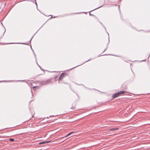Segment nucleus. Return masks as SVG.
Wrapping results in <instances>:
<instances>
[{"mask_svg": "<svg viewBox=\"0 0 150 150\" xmlns=\"http://www.w3.org/2000/svg\"><path fill=\"white\" fill-rule=\"evenodd\" d=\"M125 93L124 91H120L117 93H115L112 95V97L113 98H115L118 97L119 95L121 94H123Z\"/></svg>", "mask_w": 150, "mask_h": 150, "instance_id": "nucleus-1", "label": "nucleus"}, {"mask_svg": "<svg viewBox=\"0 0 150 150\" xmlns=\"http://www.w3.org/2000/svg\"><path fill=\"white\" fill-rule=\"evenodd\" d=\"M39 84H40L41 85H46L49 83H51V81L50 80H48L46 81H38L37 82Z\"/></svg>", "mask_w": 150, "mask_h": 150, "instance_id": "nucleus-2", "label": "nucleus"}, {"mask_svg": "<svg viewBox=\"0 0 150 150\" xmlns=\"http://www.w3.org/2000/svg\"><path fill=\"white\" fill-rule=\"evenodd\" d=\"M67 75V74L66 73H62L59 76V80L60 81L62 80L66 75Z\"/></svg>", "mask_w": 150, "mask_h": 150, "instance_id": "nucleus-3", "label": "nucleus"}, {"mask_svg": "<svg viewBox=\"0 0 150 150\" xmlns=\"http://www.w3.org/2000/svg\"><path fill=\"white\" fill-rule=\"evenodd\" d=\"M118 129L117 128H111L110 129V130L112 131H115L116 130Z\"/></svg>", "mask_w": 150, "mask_h": 150, "instance_id": "nucleus-4", "label": "nucleus"}, {"mask_svg": "<svg viewBox=\"0 0 150 150\" xmlns=\"http://www.w3.org/2000/svg\"><path fill=\"white\" fill-rule=\"evenodd\" d=\"M50 142L49 141H44V142H41L40 143H39V144H44V143H48Z\"/></svg>", "mask_w": 150, "mask_h": 150, "instance_id": "nucleus-5", "label": "nucleus"}, {"mask_svg": "<svg viewBox=\"0 0 150 150\" xmlns=\"http://www.w3.org/2000/svg\"><path fill=\"white\" fill-rule=\"evenodd\" d=\"M75 132H70V133H69L68 134H67V135L66 136V137H67L69 136H70V135L71 134H72V133H74Z\"/></svg>", "mask_w": 150, "mask_h": 150, "instance_id": "nucleus-6", "label": "nucleus"}, {"mask_svg": "<svg viewBox=\"0 0 150 150\" xmlns=\"http://www.w3.org/2000/svg\"><path fill=\"white\" fill-rule=\"evenodd\" d=\"M9 140L11 142H14V140L13 139H9Z\"/></svg>", "mask_w": 150, "mask_h": 150, "instance_id": "nucleus-7", "label": "nucleus"}, {"mask_svg": "<svg viewBox=\"0 0 150 150\" xmlns=\"http://www.w3.org/2000/svg\"><path fill=\"white\" fill-rule=\"evenodd\" d=\"M36 86H34L33 87V88L34 89V90H35L36 89Z\"/></svg>", "mask_w": 150, "mask_h": 150, "instance_id": "nucleus-8", "label": "nucleus"}, {"mask_svg": "<svg viewBox=\"0 0 150 150\" xmlns=\"http://www.w3.org/2000/svg\"><path fill=\"white\" fill-rule=\"evenodd\" d=\"M96 9V8H95V9Z\"/></svg>", "mask_w": 150, "mask_h": 150, "instance_id": "nucleus-9", "label": "nucleus"}, {"mask_svg": "<svg viewBox=\"0 0 150 150\" xmlns=\"http://www.w3.org/2000/svg\"><path fill=\"white\" fill-rule=\"evenodd\" d=\"M149 134H150V132L149 133Z\"/></svg>", "mask_w": 150, "mask_h": 150, "instance_id": "nucleus-10", "label": "nucleus"}]
</instances>
